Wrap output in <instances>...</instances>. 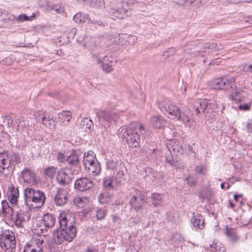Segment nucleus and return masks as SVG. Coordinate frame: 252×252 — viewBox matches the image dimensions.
I'll use <instances>...</instances> for the list:
<instances>
[{"label": "nucleus", "mask_w": 252, "mask_h": 252, "mask_svg": "<svg viewBox=\"0 0 252 252\" xmlns=\"http://www.w3.org/2000/svg\"><path fill=\"white\" fill-rule=\"evenodd\" d=\"M211 86L215 90L230 91L232 94L229 95V97L236 102L242 101L243 97L247 94L244 88L236 86L234 77L215 79L212 82Z\"/></svg>", "instance_id": "nucleus-1"}, {"label": "nucleus", "mask_w": 252, "mask_h": 252, "mask_svg": "<svg viewBox=\"0 0 252 252\" xmlns=\"http://www.w3.org/2000/svg\"><path fill=\"white\" fill-rule=\"evenodd\" d=\"M24 200L21 201V207L26 212L31 206L36 205V207L42 206L45 201L46 197L43 192L38 189L27 188L24 190Z\"/></svg>", "instance_id": "nucleus-2"}, {"label": "nucleus", "mask_w": 252, "mask_h": 252, "mask_svg": "<svg viewBox=\"0 0 252 252\" xmlns=\"http://www.w3.org/2000/svg\"><path fill=\"white\" fill-rule=\"evenodd\" d=\"M158 105L160 111L169 118L179 120L181 114L179 107L167 99H162L158 101Z\"/></svg>", "instance_id": "nucleus-3"}, {"label": "nucleus", "mask_w": 252, "mask_h": 252, "mask_svg": "<svg viewBox=\"0 0 252 252\" xmlns=\"http://www.w3.org/2000/svg\"><path fill=\"white\" fill-rule=\"evenodd\" d=\"M76 227L63 228L60 226V229H57L53 233L54 241L57 245L61 244L64 241L71 242L76 236Z\"/></svg>", "instance_id": "nucleus-4"}, {"label": "nucleus", "mask_w": 252, "mask_h": 252, "mask_svg": "<svg viewBox=\"0 0 252 252\" xmlns=\"http://www.w3.org/2000/svg\"><path fill=\"white\" fill-rule=\"evenodd\" d=\"M130 130L126 133L127 137L126 140L129 146L131 148H136L139 146L140 142V133L143 135L145 132L143 126L138 123H134L131 125Z\"/></svg>", "instance_id": "nucleus-5"}, {"label": "nucleus", "mask_w": 252, "mask_h": 252, "mask_svg": "<svg viewBox=\"0 0 252 252\" xmlns=\"http://www.w3.org/2000/svg\"><path fill=\"white\" fill-rule=\"evenodd\" d=\"M0 247L5 252H15L16 241L14 233L7 230L0 237Z\"/></svg>", "instance_id": "nucleus-6"}, {"label": "nucleus", "mask_w": 252, "mask_h": 252, "mask_svg": "<svg viewBox=\"0 0 252 252\" xmlns=\"http://www.w3.org/2000/svg\"><path fill=\"white\" fill-rule=\"evenodd\" d=\"M96 114L100 124L105 129L109 127L118 117L117 113L109 109L100 110L96 112Z\"/></svg>", "instance_id": "nucleus-7"}, {"label": "nucleus", "mask_w": 252, "mask_h": 252, "mask_svg": "<svg viewBox=\"0 0 252 252\" xmlns=\"http://www.w3.org/2000/svg\"><path fill=\"white\" fill-rule=\"evenodd\" d=\"M135 0H129L128 1L124 2L121 7L112 8L109 11V15L112 19H122L128 16L130 14V7H126L127 4H132Z\"/></svg>", "instance_id": "nucleus-8"}, {"label": "nucleus", "mask_w": 252, "mask_h": 252, "mask_svg": "<svg viewBox=\"0 0 252 252\" xmlns=\"http://www.w3.org/2000/svg\"><path fill=\"white\" fill-rule=\"evenodd\" d=\"M59 223L60 226L63 228L75 227V217L74 215L68 211H62L59 217Z\"/></svg>", "instance_id": "nucleus-9"}, {"label": "nucleus", "mask_w": 252, "mask_h": 252, "mask_svg": "<svg viewBox=\"0 0 252 252\" xmlns=\"http://www.w3.org/2000/svg\"><path fill=\"white\" fill-rule=\"evenodd\" d=\"M14 167L10 165L9 157L6 153H0V173L4 176L10 174Z\"/></svg>", "instance_id": "nucleus-10"}, {"label": "nucleus", "mask_w": 252, "mask_h": 252, "mask_svg": "<svg viewBox=\"0 0 252 252\" xmlns=\"http://www.w3.org/2000/svg\"><path fill=\"white\" fill-rule=\"evenodd\" d=\"M166 147L170 154H173L175 157L183 154L184 152L183 146L176 139L167 140L166 143Z\"/></svg>", "instance_id": "nucleus-11"}, {"label": "nucleus", "mask_w": 252, "mask_h": 252, "mask_svg": "<svg viewBox=\"0 0 252 252\" xmlns=\"http://www.w3.org/2000/svg\"><path fill=\"white\" fill-rule=\"evenodd\" d=\"M7 196L11 205H17L19 208L21 207V202H18L19 189L13 184H11L8 187Z\"/></svg>", "instance_id": "nucleus-12"}, {"label": "nucleus", "mask_w": 252, "mask_h": 252, "mask_svg": "<svg viewBox=\"0 0 252 252\" xmlns=\"http://www.w3.org/2000/svg\"><path fill=\"white\" fill-rule=\"evenodd\" d=\"M145 196L140 191H136L129 201L131 206L136 211L140 210L144 205Z\"/></svg>", "instance_id": "nucleus-13"}, {"label": "nucleus", "mask_w": 252, "mask_h": 252, "mask_svg": "<svg viewBox=\"0 0 252 252\" xmlns=\"http://www.w3.org/2000/svg\"><path fill=\"white\" fill-rule=\"evenodd\" d=\"M69 194L67 189H58L54 198V201L57 206H63L68 200Z\"/></svg>", "instance_id": "nucleus-14"}, {"label": "nucleus", "mask_w": 252, "mask_h": 252, "mask_svg": "<svg viewBox=\"0 0 252 252\" xmlns=\"http://www.w3.org/2000/svg\"><path fill=\"white\" fill-rule=\"evenodd\" d=\"M82 155L83 152L80 150H73L66 158V161L71 166H77L79 165L80 158Z\"/></svg>", "instance_id": "nucleus-15"}, {"label": "nucleus", "mask_w": 252, "mask_h": 252, "mask_svg": "<svg viewBox=\"0 0 252 252\" xmlns=\"http://www.w3.org/2000/svg\"><path fill=\"white\" fill-rule=\"evenodd\" d=\"M106 165L108 169L116 171L119 175V177L124 175L123 168L124 167L121 160L115 161L113 159L108 160Z\"/></svg>", "instance_id": "nucleus-16"}, {"label": "nucleus", "mask_w": 252, "mask_h": 252, "mask_svg": "<svg viewBox=\"0 0 252 252\" xmlns=\"http://www.w3.org/2000/svg\"><path fill=\"white\" fill-rule=\"evenodd\" d=\"M93 186L91 181L87 178H81L75 181L74 188L79 191H83L90 189Z\"/></svg>", "instance_id": "nucleus-17"}, {"label": "nucleus", "mask_w": 252, "mask_h": 252, "mask_svg": "<svg viewBox=\"0 0 252 252\" xmlns=\"http://www.w3.org/2000/svg\"><path fill=\"white\" fill-rule=\"evenodd\" d=\"M20 212L17 214L16 218L15 220V225L18 228L23 227L24 223L26 222V217L27 220L30 219V216L28 213H24V210L22 207Z\"/></svg>", "instance_id": "nucleus-18"}, {"label": "nucleus", "mask_w": 252, "mask_h": 252, "mask_svg": "<svg viewBox=\"0 0 252 252\" xmlns=\"http://www.w3.org/2000/svg\"><path fill=\"white\" fill-rule=\"evenodd\" d=\"M35 119L38 121L41 119L42 124L49 128H53L55 126V123L54 120L49 116L48 117L46 115H43L39 112L35 114Z\"/></svg>", "instance_id": "nucleus-19"}, {"label": "nucleus", "mask_w": 252, "mask_h": 252, "mask_svg": "<svg viewBox=\"0 0 252 252\" xmlns=\"http://www.w3.org/2000/svg\"><path fill=\"white\" fill-rule=\"evenodd\" d=\"M56 179L59 183L65 185L70 183L72 178L68 174L66 170L62 169L58 172Z\"/></svg>", "instance_id": "nucleus-20"}, {"label": "nucleus", "mask_w": 252, "mask_h": 252, "mask_svg": "<svg viewBox=\"0 0 252 252\" xmlns=\"http://www.w3.org/2000/svg\"><path fill=\"white\" fill-rule=\"evenodd\" d=\"M1 213L4 216H12L14 214V207L17 205H10L6 200H2L1 202Z\"/></svg>", "instance_id": "nucleus-21"}, {"label": "nucleus", "mask_w": 252, "mask_h": 252, "mask_svg": "<svg viewBox=\"0 0 252 252\" xmlns=\"http://www.w3.org/2000/svg\"><path fill=\"white\" fill-rule=\"evenodd\" d=\"M150 124L155 128H162L165 124V120L160 116H154L150 119Z\"/></svg>", "instance_id": "nucleus-22"}, {"label": "nucleus", "mask_w": 252, "mask_h": 252, "mask_svg": "<svg viewBox=\"0 0 252 252\" xmlns=\"http://www.w3.org/2000/svg\"><path fill=\"white\" fill-rule=\"evenodd\" d=\"M35 245L29 246L25 248L24 252H43V244L44 241L40 240L39 239L37 240H35Z\"/></svg>", "instance_id": "nucleus-23"}, {"label": "nucleus", "mask_w": 252, "mask_h": 252, "mask_svg": "<svg viewBox=\"0 0 252 252\" xmlns=\"http://www.w3.org/2000/svg\"><path fill=\"white\" fill-rule=\"evenodd\" d=\"M112 195L108 191L105 190L99 193L97 195L98 201L100 204H106L111 201Z\"/></svg>", "instance_id": "nucleus-24"}, {"label": "nucleus", "mask_w": 252, "mask_h": 252, "mask_svg": "<svg viewBox=\"0 0 252 252\" xmlns=\"http://www.w3.org/2000/svg\"><path fill=\"white\" fill-rule=\"evenodd\" d=\"M99 45V39L96 38H86L84 46L88 49L93 50Z\"/></svg>", "instance_id": "nucleus-25"}, {"label": "nucleus", "mask_w": 252, "mask_h": 252, "mask_svg": "<svg viewBox=\"0 0 252 252\" xmlns=\"http://www.w3.org/2000/svg\"><path fill=\"white\" fill-rule=\"evenodd\" d=\"M191 222L196 229H202L205 227L204 219L200 215L193 217L191 219Z\"/></svg>", "instance_id": "nucleus-26"}, {"label": "nucleus", "mask_w": 252, "mask_h": 252, "mask_svg": "<svg viewBox=\"0 0 252 252\" xmlns=\"http://www.w3.org/2000/svg\"><path fill=\"white\" fill-rule=\"evenodd\" d=\"M33 227L35 233L38 235L43 234L44 236L46 235L45 233H47L49 229L46 225H44V223H43V221L41 220L38 221L35 225H33Z\"/></svg>", "instance_id": "nucleus-27"}, {"label": "nucleus", "mask_w": 252, "mask_h": 252, "mask_svg": "<svg viewBox=\"0 0 252 252\" xmlns=\"http://www.w3.org/2000/svg\"><path fill=\"white\" fill-rule=\"evenodd\" d=\"M94 154L92 151L85 153L83 157V165L85 169H87V166L90 165L92 163L95 161Z\"/></svg>", "instance_id": "nucleus-28"}, {"label": "nucleus", "mask_w": 252, "mask_h": 252, "mask_svg": "<svg viewBox=\"0 0 252 252\" xmlns=\"http://www.w3.org/2000/svg\"><path fill=\"white\" fill-rule=\"evenodd\" d=\"M49 229L54 226L56 219L54 216L50 214H46L43 216L41 220Z\"/></svg>", "instance_id": "nucleus-29"}, {"label": "nucleus", "mask_w": 252, "mask_h": 252, "mask_svg": "<svg viewBox=\"0 0 252 252\" xmlns=\"http://www.w3.org/2000/svg\"><path fill=\"white\" fill-rule=\"evenodd\" d=\"M74 21L77 24L88 22L90 20V17L88 14L78 12L73 17Z\"/></svg>", "instance_id": "nucleus-30"}, {"label": "nucleus", "mask_w": 252, "mask_h": 252, "mask_svg": "<svg viewBox=\"0 0 252 252\" xmlns=\"http://www.w3.org/2000/svg\"><path fill=\"white\" fill-rule=\"evenodd\" d=\"M203 105V112L204 113V116L206 112H208V114L211 112V111H216L217 109V104L214 101H211L210 102H207L205 101V102L202 104Z\"/></svg>", "instance_id": "nucleus-31"}, {"label": "nucleus", "mask_w": 252, "mask_h": 252, "mask_svg": "<svg viewBox=\"0 0 252 252\" xmlns=\"http://www.w3.org/2000/svg\"><path fill=\"white\" fill-rule=\"evenodd\" d=\"M90 173L94 174V175H98L100 172V166L99 163L95 161L87 166V169Z\"/></svg>", "instance_id": "nucleus-32"}, {"label": "nucleus", "mask_w": 252, "mask_h": 252, "mask_svg": "<svg viewBox=\"0 0 252 252\" xmlns=\"http://www.w3.org/2000/svg\"><path fill=\"white\" fill-rule=\"evenodd\" d=\"M211 251L215 252H225V248L224 245L218 241H214L212 244H210Z\"/></svg>", "instance_id": "nucleus-33"}, {"label": "nucleus", "mask_w": 252, "mask_h": 252, "mask_svg": "<svg viewBox=\"0 0 252 252\" xmlns=\"http://www.w3.org/2000/svg\"><path fill=\"white\" fill-rule=\"evenodd\" d=\"M21 176L26 182L33 180L35 178V174L28 168H25L21 173Z\"/></svg>", "instance_id": "nucleus-34"}, {"label": "nucleus", "mask_w": 252, "mask_h": 252, "mask_svg": "<svg viewBox=\"0 0 252 252\" xmlns=\"http://www.w3.org/2000/svg\"><path fill=\"white\" fill-rule=\"evenodd\" d=\"M225 233L232 243H234L238 240V237L235 231L228 226H226L225 227Z\"/></svg>", "instance_id": "nucleus-35"}, {"label": "nucleus", "mask_w": 252, "mask_h": 252, "mask_svg": "<svg viewBox=\"0 0 252 252\" xmlns=\"http://www.w3.org/2000/svg\"><path fill=\"white\" fill-rule=\"evenodd\" d=\"M151 198L152 204L157 207L161 205L162 200V195L159 193H155L152 194Z\"/></svg>", "instance_id": "nucleus-36"}, {"label": "nucleus", "mask_w": 252, "mask_h": 252, "mask_svg": "<svg viewBox=\"0 0 252 252\" xmlns=\"http://www.w3.org/2000/svg\"><path fill=\"white\" fill-rule=\"evenodd\" d=\"M58 115V118L60 119L63 123H68L71 119V113L70 111H63Z\"/></svg>", "instance_id": "nucleus-37"}, {"label": "nucleus", "mask_w": 252, "mask_h": 252, "mask_svg": "<svg viewBox=\"0 0 252 252\" xmlns=\"http://www.w3.org/2000/svg\"><path fill=\"white\" fill-rule=\"evenodd\" d=\"M16 123L17 124V130L22 132L24 131L27 127V125L23 117H19L16 120Z\"/></svg>", "instance_id": "nucleus-38"}, {"label": "nucleus", "mask_w": 252, "mask_h": 252, "mask_svg": "<svg viewBox=\"0 0 252 252\" xmlns=\"http://www.w3.org/2000/svg\"><path fill=\"white\" fill-rule=\"evenodd\" d=\"M107 213V210L104 209L97 208L95 211V216L97 220H102L105 219Z\"/></svg>", "instance_id": "nucleus-39"}, {"label": "nucleus", "mask_w": 252, "mask_h": 252, "mask_svg": "<svg viewBox=\"0 0 252 252\" xmlns=\"http://www.w3.org/2000/svg\"><path fill=\"white\" fill-rule=\"evenodd\" d=\"M90 6L94 8H101L104 5V0H89Z\"/></svg>", "instance_id": "nucleus-40"}, {"label": "nucleus", "mask_w": 252, "mask_h": 252, "mask_svg": "<svg viewBox=\"0 0 252 252\" xmlns=\"http://www.w3.org/2000/svg\"><path fill=\"white\" fill-rule=\"evenodd\" d=\"M10 165L14 166L15 164H18L21 162V158L16 153H12L9 158Z\"/></svg>", "instance_id": "nucleus-41"}, {"label": "nucleus", "mask_w": 252, "mask_h": 252, "mask_svg": "<svg viewBox=\"0 0 252 252\" xmlns=\"http://www.w3.org/2000/svg\"><path fill=\"white\" fill-rule=\"evenodd\" d=\"M205 102V100L200 101L199 100L195 101L193 104V108L195 110L196 114H199L200 112V109L203 111L202 104Z\"/></svg>", "instance_id": "nucleus-42"}, {"label": "nucleus", "mask_w": 252, "mask_h": 252, "mask_svg": "<svg viewBox=\"0 0 252 252\" xmlns=\"http://www.w3.org/2000/svg\"><path fill=\"white\" fill-rule=\"evenodd\" d=\"M93 126V122L91 120L85 119L83 121V124H82V128L84 129L85 131L90 132L91 130L92 126Z\"/></svg>", "instance_id": "nucleus-43"}, {"label": "nucleus", "mask_w": 252, "mask_h": 252, "mask_svg": "<svg viewBox=\"0 0 252 252\" xmlns=\"http://www.w3.org/2000/svg\"><path fill=\"white\" fill-rule=\"evenodd\" d=\"M57 172V168L54 166H51L46 168L44 171L45 174L50 178H53Z\"/></svg>", "instance_id": "nucleus-44"}, {"label": "nucleus", "mask_w": 252, "mask_h": 252, "mask_svg": "<svg viewBox=\"0 0 252 252\" xmlns=\"http://www.w3.org/2000/svg\"><path fill=\"white\" fill-rule=\"evenodd\" d=\"M204 117L206 121H208L209 123H212L215 121L216 118V111H211V112L209 114H208V112H206Z\"/></svg>", "instance_id": "nucleus-45"}, {"label": "nucleus", "mask_w": 252, "mask_h": 252, "mask_svg": "<svg viewBox=\"0 0 252 252\" xmlns=\"http://www.w3.org/2000/svg\"><path fill=\"white\" fill-rule=\"evenodd\" d=\"M252 99L247 103H241L238 106L240 110L244 111H249L252 106Z\"/></svg>", "instance_id": "nucleus-46"}, {"label": "nucleus", "mask_w": 252, "mask_h": 252, "mask_svg": "<svg viewBox=\"0 0 252 252\" xmlns=\"http://www.w3.org/2000/svg\"><path fill=\"white\" fill-rule=\"evenodd\" d=\"M184 122V123L189 127H191L194 125V122L193 120H191L188 116L183 115L181 116V118L180 120Z\"/></svg>", "instance_id": "nucleus-47"}, {"label": "nucleus", "mask_w": 252, "mask_h": 252, "mask_svg": "<svg viewBox=\"0 0 252 252\" xmlns=\"http://www.w3.org/2000/svg\"><path fill=\"white\" fill-rule=\"evenodd\" d=\"M195 171L196 173L199 175H205L207 171V167L202 165H198L195 167Z\"/></svg>", "instance_id": "nucleus-48"}, {"label": "nucleus", "mask_w": 252, "mask_h": 252, "mask_svg": "<svg viewBox=\"0 0 252 252\" xmlns=\"http://www.w3.org/2000/svg\"><path fill=\"white\" fill-rule=\"evenodd\" d=\"M88 22L92 24L93 25L98 26L100 27H104L105 26V23L97 18L91 19L90 18V20Z\"/></svg>", "instance_id": "nucleus-49"}, {"label": "nucleus", "mask_w": 252, "mask_h": 252, "mask_svg": "<svg viewBox=\"0 0 252 252\" xmlns=\"http://www.w3.org/2000/svg\"><path fill=\"white\" fill-rule=\"evenodd\" d=\"M101 68L103 71L108 73L113 70V66L111 63H101Z\"/></svg>", "instance_id": "nucleus-50"}, {"label": "nucleus", "mask_w": 252, "mask_h": 252, "mask_svg": "<svg viewBox=\"0 0 252 252\" xmlns=\"http://www.w3.org/2000/svg\"><path fill=\"white\" fill-rule=\"evenodd\" d=\"M34 16L31 17L27 16L26 14H21L17 18L14 17L17 20L20 22L32 21L33 19Z\"/></svg>", "instance_id": "nucleus-51"}, {"label": "nucleus", "mask_w": 252, "mask_h": 252, "mask_svg": "<svg viewBox=\"0 0 252 252\" xmlns=\"http://www.w3.org/2000/svg\"><path fill=\"white\" fill-rule=\"evenodd\" d=\"M125 39H126V41L129 44H132L135 43L137 40V37L136 36L134 35H125Z\"/></svg>", "instance_id": "nucleus-52"}, {"label": "nucleus", "mask_w": 252, "mask_h": 252, "mask_svg": "<svg viewBox=\"0 0 252 252\" xmlns=\"http://www.w3.org/2000/svg\"><path fill=\"white\" fill-rule=\"evenodd\" d=\"M40 6L44 10L48 11H51L53 10L54 4H51L49 2H46L44 4L43 3H40Z\"/></svg>", "instance_id": "nucleus-53"}, {"label": "nucleus", "mask_w": 252, "mask_h": 252, "mask_svg": "<svg viewBox=\"0 0 252 252\" xmlns=\"http://www.w3.org/2000/svg\"><path fill=\"white\" fill-rule=\"evenodd\" d=\"M92 58L94 61L97 64H100L102 63L101 57L99 53H92Z\"/></svg>", "instance_id": "nucleus-54"}, {"label": "nucleus", "mask_w": 252, "mask_h": 252, "mask_svg": "<svg viewBox=\"0 0 252 252\" xmlns=\"http://www.w3.org/2000/svg\"><path fill=\"white\" fill-rule=\"evenodd\" d=\"M111 178L106 177L103 180V186L106 189H111L113 187Z\"/></svg>", "instance_id": "nucleus-55"}, {"label": "nucleus", "mask_w": 252, "mask_h": 252, "mask_svg": "<svg viewBox=\"0 0 252 252\" xmlns=\"http://www.w3.org/2000/svg\"><path fill=\"white\" fill-rule=\"evenodd\" d=\"M241 69H242L243 71L248 73H252V64H245L242 65Z\"/></svg>", "instance_id": "nucleus-56"}, {"label": "nucleus", "mask_w": 252, "mask_h": 252, "mask_svg": "<svg viewBox=\"0 0 252 252\" xmlns=\"http://www.w3.org/2000/svg\"><path fill=\"white\" fill-rule=\"evenodd\" d=\"M4 123H5L7 127H10L13 125V118L10 116H5L4 118Z\"/></svg>", "instance_id": "nucleus-57"}, {"label": "nucleus", "mask_w": 252, "mask_h": 252, "mask_svg": "<svg viewBox=\"0 0 252 252\" xmlns=\"http://www.w3.org/2000/svg\"><path fill=\"white\" fill-rule=\"evenodd\" d=\"M174 156H175L173 154H171V155L166 157L165 159L166 162L171 166L175 165V161L173 159Z\"/></svg>", "instance_id": "nucleus-58"}, {"label": "nucleus", "mask_w": 252, "mask_h": 252, "mask_svg": "<svg viewBox=\"0 0 252 252\" xmlns=\"http://www.w3.org/2000/svg\"><path fill=\"white\" fill-rule=\"evenodd\" d=\"M53 10H54L57 13H63L64 9L61 4H54Z\"/></svg>", "instance_id": "nucleus-59"}, {"label": "nucleus", "mask_w": 252, "mask_h": 252, "mask_svg": "<svg viewBox=\"0 0 252 252\" xmlns=\"http://www.w3.org/2000/svg\"><path fill=\"white\" fill-rule=\"evenodd\" d=\"M58 160L60 162H63L65 160H66V156L64 154L62 153H59L57 156Z\"/></svg>", "instance_id": "nucleus-60"}, {"label": "nucleus", "mask_w": 252, "mask_h": 252, "mask_svg": "<svg viewBox=\"0 0 252 252\" xmlns=\"http://www.w3.org/2000/svg\"><path fill=\"white\" fill-rule=\"evenodd\" d=\"M200 2L201 1L200 0H187L186 3L194 4V5L196 6H199Z\"/></svg>", "instance_id": "nucleus-61"}, {"label": "nucleus", "mask_w": 252, "mask_h": 252, "mask_svg": "<svg viewBox=\"0 0 252 252\" xmlns=\"http://www.w3.org/2000/svg\"><path fill=\"white\" fill-rule=\"evenodd\" d=\"M112 58L110 56H105L102 59V63H111Z\"/></svg>", "instance_id": "nucleus-62"}, {"label": "nucleus", "mask_w": 252, "mask_h": 252, "mask_svg": "<svg viewBox=\"0 0 252 252\" xmlns=\"http://www.w3.org/2000/svg\"><path fill=\"white\" fill-rule=\"evenodd\" d=\"M186 180L189 185H192L195 182L194 178L191 176L187 177Z\"/></svg>", "instance_id": "nucleus-63"}, {"label": "nucleus", "mask_w": 252, "mask_h": 252, "mask_svg": "<svg viewBox=\"0 0 252 252\" xmlns=\"http://www.w3.org/2000/svg\"><path fill=\"white\" fill-rule=\"evenodd\" d=\"M247 131L252 133V119L250 120L247 125Z\"/></svg>", "instance_id": "nucleus-64"}]
</instances>
